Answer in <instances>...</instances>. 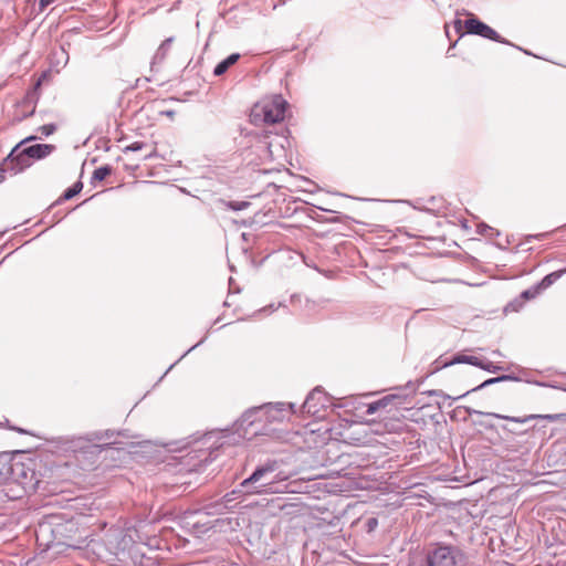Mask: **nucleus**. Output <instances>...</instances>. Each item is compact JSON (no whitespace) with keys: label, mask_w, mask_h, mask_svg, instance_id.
<instances>
[{"label":"nucleus","mask_w":566,"mask_h":566,"mask_svg":"<svg viewBox=\"0 0 566 566\" xmlns=\"http://www.w3.org/2000/svg\"><path fill=\"white\" fill-rule=\"evenodd\" d=\"M287 102L282 95H274L264 99L261 104L254 106L252 116L254 119L262 118L266 124H275L284 120L287 108Z\"/></svg>","instance_id":"5"},{"label":"nucleus","mask_w":566,"mask_h":566,"mask_svg":"<svg viewBox=\"0 0 566 566\" xmlns=\"http://www.w3.org/2000/svg\"><path fill=\"white\" fill-rule=\"evenodd\" d=\"M241 495H248V494L245 493V491L241 490V483H240L237 489H234L231 492L224 494V496L222 497L224 506L229 507V503L235 501Z\"/></svg>","instance_id":"21"},{"label":"nucleus","mask_w":566,"mask_h":566,"mask_svg":"<svg viewBox=\"0 0 566 566\" xmlns=\"http://www.w3.org/2000/svg\"><path fill=\"white\" fill-rule=\"evenodd\" d=\"M4 180V176L2 174H0V182H2Z\"/></svg>","instance_id":"45"},{"label":"nucleus","mask_w":566,"mask_h":566,"mask_svg":"<svg viewBox=\"0 0 566 566\" xmlns=\"http://www.w3.org/2000/svg\"><path fill=\"white\" fill-rule=\"evenodd\" d=\"M187 354H188V353L186 352L181 357H179V358H178V360L176 361V364H177L178 361H181V360H182V358H184Z\"/></svg>","instance_id":"43"},{"label":"nucleus","mask_w":566,"mask_h":566,"mask_svg":"<svg viewBox=\"0 0 566 566\" xmlns=\"http://www.w3.org/2000/svg\"><path fill=\"white\" fill-rule=\"evenodd\" d=\"M515 303H516V302H512V303H510V304H509V306L513 307V310H514V311H516V310H517V307H516Z\"/></svg>","instance_id":"41"},{"label":"nucleus","mask_w":566,"mask_h":566,"mask_svg":"<svg viewBox=\"0 0 566 566\" xmlns=\"http://www.w3.org/2000/svg\"><path fill=\"white\" fill-rule=\"evenodd\" d=\"M331 405V397L321 387H315L307 395L301 411L313 417H322L321 411L325 410Z\"/></svg>","instance_id":"8"},{"label":"nucleus","mask_w":566,"mask_h":566,"mask_svg":"<svg viewBox=\"0 0 566 566\" xmlns=\"http://www.w3.org/2000/svg\"><path fill=\"white\" fill-rule=\"evenodd\" d=\"M117 437H124L127 439L135 438V436L128 434L126 430L116 431V430H112V429H106V430H98V431L90 432L86 434L85 439L90 442L106 441L102 444L93 446L98 451H103V450L109 449L112 444L117 443L118 442L116 440Z\"/></svg>","instance_id":"9"},{"label":"nucleus","mask_w":566,"mask_h":566,"mask_svg":"<svg viewBox=\"0 0 566 566\" xmlns=\"http://www.w3.org/2000/svg\"><path fill=\"white\" fill-rule=\"evenodd\" d=\"M187 354H188V353L186 352L181 357H179V358H178V360L176 361V364H177L178 361H181V360H182V358H184Z\"/></svg>","instance_id":"44"},{"label":"nucleus","mask_w":566,"mask_h":566,"mask_svg":"<svg viewBox=\"0 0 566 566\" xmlns=\"http://www.w3.org/2000/svg\"><path fill=\"white\" fill-rule=\"evenodd\" d=\"M262 421L268 422H282L285 418L287 408L292 413H295V403L285 402H268L261 406Z\"/></svg>","instance_id":"10"},{"label":"nucleus","mask_w":566,"mask_h":566,"mask_svg":"<svg viewBox=\"0 0 566 566\" xmlns=\"http://www.w3.org/2000/svg\"><path fill=\"white\" fill-rule=\"evenodd\" d=\"M45 76H46V73H43V74L38 78V81L35 82V84H34L33 88H32V90H30V91L27 93V95H25V97H24V99H23V104L32 105V109H31L29 113H27V114H24L23 116H21V117L19 118L20 120H21V119H23V118H27V117H29V116H31V115H33V114H34L35 104H36V102H38V99H39L38 90H39V87L41 86L42 80H43Z\"/></svg>","instance_id":"13"},{"label":"nucleus","mask_w":566,"mask_h":566,"mask_svg":"<svg viewBox=\"0 0 566 566\" xmlns=\"http://www.w3.org/2000/svg\"><path fill=\"white\" fill-rule=\"evenodd\" d=\"M275 308L276 307L273 304H271V305H269L266 307L261 308L259 312H262V313L274 312Z\"/></svg>","instance_id":"36"},{"label":"nucleus","mask_w":566,"mask_h":566,"mask_svg":"<svg viewBox=\"0 0 566 566\" xmlns=\"http://www.w3.org/2000/svg\"><path fill=\"white\" fill-rule=\"evenodd\" d=\"M541 293V290L537 285L532 286L521 293V298L523 300H532L535 298Z\"/></svg>","instance_id":"27"},{"label":"nucleus","mask_w":566,"mask_h":566,"mask_svg":"<svg viewBox=\"0 0 566 566\" xmlns=\"http://www.w3.org/2000/svg\"><path fill=\"white\" fill-rule=\"evenodd\" d=\"M429 395H437L436 390L429 391Z\"/></svg>","instance_id":"46"},{"label":"nucleus","mask_w":566,"mask_h":566,"mask_svg":"<svg viewBox=\"0 0 566 566\" xmlns=\"http://www.w3.org/2000/svg\"><path fill=\"white\" fill-rule=\"evenodd\" d=\"M419 384H415L412 381H408L405 386L406 389L409 390L410 394H415L418 389Z\"/></svg>","instance_id":"34"},{"label":"nucleus","mask_w":566,"mask_h":566,"mask_svg":"<svg viewBox=\"0 0 566 566\" xmlns=\"http://www.w3.org/2000/svg\"><path fill=\"white\" fill-rule=\"evenodd\" d=\"M379 409H381V406L378 403V401H374V402L368 405V407H367V415H374Z\"/></svg>","instance_id":"32"},{"label":"nucleus","mask_w":566,"mask_h":566,"mask_svg":"<svg viewBox=\"0 0 566 566\" xmlns=\"http://www.w3.org/2000/svg\"><path fill=\"white\" fill-rule=\"evenodd\" d=\"M38 130L43 135V136H50L52 135L55 130H56V125L55 124H45L43 126H40L38 128Z\"/></svg>","instance_id":"30"},{"label":"nucleus","mask_w":566,"mask_h":566,"mask_svg":"<svg viewBox=\"0 0 566 566\" xmlns=\"http://www.w3.org/2000/svg\"><path fill=\"white\" fill-rule=\"evenodd\" d=\"M480 364L481 365H478L479 368L485 370V371H489V373H497L500 370H504L506 369L505 367L503 366H500V365H495L494 363L488 360V359H481L480 358Z\"/></svg>","instance_id":"23"},{"label":"nucleus","mask_w":566,"mask_h":566,"mask_svg":"<svg viewBox=\"0 0 566 566\" xmlns=\"http://www.w3.org/2000/svg\"><path fill=\"white\" fill-rule=\"evenodd\" d=\"M451 363H453V365H457V364H469V365H472V366H475V367H478V365H481L479 357L467 355L464 353H458V354L453 355L452 358H451Z\"/></svg>","instance_id":"18"},{"label":"nucleus","mask_w":566,"mask_h":566,"mask_svg":"<svg viewBox=\"0 0 566 566\" xmlns=\"http://www.w3.org/2000/svg\"><path fill=\"white\" fill-rule=\"evenodd\" d=\"M464 28L467 30V33L480 35L484 39L492 40L502 44L512 45L521 51H523L525 54H531L526 50H523L520 46L514 45L509 40L502 38L494 29H492L486 23L479 20L476 17L472 15L469 19L464 21Z\"/></svg>","instance_id":"7"},{"label":"nucleus","mask_w":566,"mask_h":566,"mask_svg":"<svg viewBox=\"0 0 566 566\" xmlns=\"http://www.w3.org/2000/svg\"><path fill=\"white\" fill-rule=\"evenodd\" d=\"M227 207L234 211H241L247 209L250 206L249 201H228Z\"/></svg>","instance_id":"28"},{"label":"nucleus","mask_w":566,"mask_h":566,"mask_svg":"<svg viewBox=\"0 0 566 566\" xmlns=\"http://www.w3.org/2000/svg\"><path fill=\"white\" fill-rule=\"evenodd\" d=\"M69 62V53L64 50L63 46L54 50L50 56L51 69L56 72H60Z\"/></svg>","instance_id":"14"},{"label":"nucleus","mask_w":566,"mask_h":566,"mask_svg":"<svg viewBox=\"0 0 566 566\" xmlns=\"http://www.w3.org/2000/svg\"><path fill=\"white\" fill-rule=\"evenodd\" d=\"M240 59L239 53H232L228 55L224 60L219 62L213 70L214 76L223 75L232 65H234Z\"/></svg>","instance_id":"16"},{"label":"nucleus","mask_w":566,"mask_h":566,"mask_svg":"<svg viewBox=\"0 0 566 566\" xmlns=\"http://www.w3.org/2000/svg\"><path fill=\"white\" fill-rule=\"evenodd\" d=\"M566 273V268L563 270L554 271L547 275H545L542 281L537 284L539 290H545L551 286L554 282L560 279Z\"/></svg>","instance_id":"17"},{"label":"nucleus","mask_w":566,"mask_h":566,"mask_svg":"<svg viewBox=\"0 0 566 566\" xmlns=\"http://www.w3.org/2000/svg\"><path fill=\"white\" fill-rule=\"evenodd\" d=\"M210 530V526L207 525L206 523H200V522H195L192 524V533L196 534V535H201V534H205L207 533L208 531Z\"/></svg>","instance_id":"29"},{"label":"nucleus","mask_w":566,"mask_h":566,"mask_svg":"<svg viewBox=\"0 0 566 566\" xmlns=\"http://www.w3.org/2000/svg\"><path fill=\"white\" fill-rule=\"evenodd\" d=\"M112 167L109 165H104L96 168L93 172V180L103 181L107 176L112 174Z\"/></svg>","instance_id":"22"},{"label":"nucleus","mask_w":566,"mask_h":566,"mask_svg":"<svg viewBox=\"0 0 566 566\" xmlns=\"http://www.w3.org/2000/svg\"><path fill=\"white\" fill-rule=\"evenodd\" d=\"M48 528H49V526H46V525H41L40 531L43 533V532L48 531Z\"/></svg>","instance_id":"40"},{"label":"nucleus","mask_w":566,"mask_h":566,"mask_svg":"<svg viewBox=\"0 0 566 566\" xmlns=\"http://www.w3.org/2000/svg\"><path fill=\"white\" fill-rule=\"evenodd\" d=\"M478 233L482 234V235H499V231H496L495 229H493L492 227L488 226L486 223H479L478 224Z\"/></svg>","instance_id":"26"},{"label":"nucleus","mask_w":566,"mask_h":566,"mask_svg":"<svg viewBox=\"0 0 566 566\" xmlns=\"http://www.w3.org/2000/svg\"><path fill=\"white\" fill-rule=\"evenodd\" d=\"M402 399H405V397H402L401 395H387L377 401L381 406V408H385L394 400H398V403H402Z\"/></svg>","instance_id":"25"},{"label":"nucleus","mask_w":566,"mask_h":566,"mask_svg":"<svg viewBox=\"0 0 566 566\" xmlns=\"http://www.w3.org/2000/svg\"><path fill=\"white\" fill-rule=\"evenodd\" d=\"M492 354L496 356H503L499 349L493 350Z\"/></svg>","instance_id":"39"},{"label":"nucleus","mask_w":566,"mask_h":566,"mask_svg":"<svg viewBox=\"0 0 566 566\" xmlns=\"http://www.w3.org/2000/svg\"><path fill=\"white\" fill-rule=\"evenodd\" d=\"M523 380V378L521 376H516L515 374H510V375H501V376H497V377H494V378H489L486 380H484L481 385L474 387L471 389V391H478L482 388H485L488 386H491L493 384H497V382H503V381H521ZM469 391H467V394H469Z\"/></svg>","instance_id":"15"},{"label":"nucleus","mask_w":566,"mask_h":566,"mask_svg":"<svg viewBox=\"0 0 566 566\" xmlns=\"http://www.w3.org/2000/svg\"><path fill=\"white\" fill-rule=\"evenodd\" d=\"M36 136H29L20 142L14 148L10 151V154L3 159L0 164V172H11L12 175H17L30 167L31 159L23 153V148L20 149L22 144H25L31 140H35Z\"/></svg>","instance_id":"6"},{"label":"nucleus","mask_w":566,"mask_h":566,"mask_svg":"<svg viewBox=\"0 0 566 566\" xmlns=\"http://www.w3.org/2000/svg\"><path fill=\"white\" fill-rule=\"evenodd\" d=\"M290 475L281 469L277 460L268 459L241 482V490L248 495H269L286 491Z\"/></svg>","instance_id":"2"},{"label":"nucleus","mask_w":566,"mask_h":566,"mask_svg":"<svg viewBox=\"0 0 566 566\" xmlns=\"http://www.w3.org/2000/svg\"><path fill=\"white\" fill-rule=\"evenodd\" d=\"M174 42V38H167L157 49L153 63H160L165 60L167 53L171 48V43Z\"/></svg>","instance_id":"19"},{"label":"nucleus","mask_w":566,"mask_h":566,"mask_svg":"<svg viewBox=\"0 0 566 566\" xmlns=\"http://www.w3.org/2000/svg\"><path fill=\"white\" fill-rule=\"evenodd\" d=\"M450 366H453V363H451V358L444 359L442 356H440L432 363L431 374L437 373V371H439L443 368L450 367Z\"/></svg>","instance_id":"24"},{"label":"nucleus","mask_w":566,"mask_h":566,"mask_svg":"<svg viewBox=\"0 0 566 566\" xmlns=\"http://www.w3.org/2000/svg\"><path fill=\"white\" fill-rule=\"evenodd\" d=\"M144 147H145V143H143V142H134V143L129 144L128 146H126L124 148V151L125 153H127V151H139Z\"/></svg>","instance_id":"31"},{"label":"nucleus","mask_w":566,"mask_h":566,"mask_svg":"<svg viewBox=\"0 0 566 566\" xmlns=\"http://www.w3.org/2000/svg\"><path fill=\"white\" fill-rule=\"evenodd\" d=\"M378 525V521L375 517L368 518L367 521V528L368 531H374Z\"/></svg>","instance_id":"33"},{"label":"nucleus","mask_w":566,"mask_h":566,"mask_svg":"<svg viewBox=\"0 0 566 566\" xmlns=\"http://www.w3.org/2000/svg\"><path fill=\"white\" fill-rule=\"evenodd\" d=\"M55 0H39L40 10H44L46 7L52 4Z\"/></svg>","instance_id":"35"},{"label":"nucleus","mask_w":566,"mask_h":566,"mask_svg":"<svg viewBox=\"0 0 566 566\" xmlns=\"http://www.w3.org/2000/svg\"><path fill=\"white\" fill-rule=\"evenodd\" d=\"M55 150V146L51 144H34L23 148V153L30 157V159L40 160Z\"/></svg>","instance_id":"12"},{"label":"nucleus","mask_w":566,"mask_h":566,"mask_svg":"<svg viewBox=\"0 0 566 566\" xmlns=\"http://www.w3.org/2000/svg\"><path fill=\"white\" fill-rule=\"evenodd\" d=\"M205 342V338H202L201 340H199L196 345H193L192 347H190L187 353H190L192 349H195L196 347L200 346L202 343Z\"/></svg>","instance_id":"38"},{"label":"nucleus","mask_w":566,"mask_h":566,"mask_svg":"<svg viewBox=\"0 0 566 566\" xmlns=\"http://www.w3.org/2000/svg\"><path fill=\"white\" fill-rule=\"evenodd\" d=\"M175 365H176V363L170 365L169 368L166 370L165 375H167L174 368Z\"/></svg>","instance_id":"42"},{"label":"nucleus","mask_w":566,"mask_h":566,"mask_svg":"<svg viewBox=\"0 0 566 566\" xmlns=\"http://www.w3.org/2000/svg\"><path fill=\"white\" fill-rule=\"evenodd\" d=\"M454 28L457 29V31H460L462 29V21L461 20H455L454 21Z\"/></svg>","instance_id":"37"},{"label":"nucleus","mask_w":566,"mask_h":566,"mask_svg":"<svg viewBox=\"0 0 566 566\" xmlns=\"http://www.w3.org/2000/svg\"><path fill=\"white\" fill-rule=\"evenodd\" d=\"M428 566H464L467 556L458 546L436 544L426 554Z\"/></svg>","instance_id":"4"},{"label":"nucleus","mask_w":566,"mask_h":566,"mask_svg":"<svg viewBox=\"0 0 566 566\" xmlns=\"http://www.w3.org/2000/svg\"><path fill=\"white\" fill-rule=\"evenodd\" d=\"M467 411L469 415L486 416V417L502 419L505 421L521 423V424H526L531 421H536V423H534L530 428L522 430V431H516L515 429L510 428L507 426H502L503 431L511 433V434H515V436L516 434H527L530 431L545 433L546 426L541 424V422H543V421H548V422H556V421H560V420L566 421V413H549V415L532 413V415H526V416H522V417H515V416L501 415V413H496V412H484V411L475 410L472 408H467Z\"/></svg>","instance_id":"3"},{"label":"nucleus","mask_w":566,"mask_h":566,"mask_svg":"<svg viewBox=\"0 0 566 566\" xmlns=\"http://www.w3.org/2000/svg\"><path fill=\"white\" fill-rule=\"evenodd\" d=\"M261 406L253 407L244 411L240 419L237 421V431H240V429H248L249 427H253L256 422H261Z\"/></svg>","instance_id":"11"},{"label":"nucleus","mask_w":566,"mask_h":566,"mask_svg":"<svg viewBox=\"0 0 566 566\" xmlns=\"http://www.w3.org/2000/svg\"><path fill=\"white\" fill-rule=\"evenodd\" d=\"M158 544L153 523L138 521L123 528H112L106 534L105 545L117 566H150L146 552Z\"/></svg>","instance_id":"1"},{"label":"nucleus","mask_w":566,"mask_h":566,"mask_svg":"<svg viewBox=\"0 0 566 566\" xmlns=\"http://www.w3.org/2000/svg\"><path fill=\"white\" fill-rule=\"evenodd\" d=\"M83 189V184L82 181H76L74 182L71 187H69L64 192L63 195L61 196L60 201H63V200H70L72 199L73 197H75L76 195H78Z\"/></svg>","instance_id":"20"}]
</instances>
